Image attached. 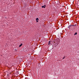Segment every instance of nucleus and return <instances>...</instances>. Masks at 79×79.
Instances as JSON below:
<instances>
[{"label": "nucleus", "instance_id": "1", "mask_svg": "<svg viewBox=\"0 0 79 79\" xmlns=\"http://www.w3.org/2000/svg\"><path fill=\"white\" fill-rule=\"evenodd\" d=\"M73 26H74V25H69V26L68 27V28H70L71 27H73Z\"/></svg>", "mask_w": 79, "mask_h": 79}, {"label": "nucleus", "instance_id": "2", "mask_svg": "<svg viewBox=\"0 0 79 79\" xmlns=\"http://www.w3.org/2000/svg\"><path fill=\"white\" fill-rule=\"evenodd\" d=\"M36 22H38V21H39V18H37L36 19Z\"/></svg>", "mask_w": 79, "mask_h": 79}, {"label": "nucleus", "instance_id": "3", "mask_svg": "<svg viewBox=\"0 0 79 79\" xmlns=\"http://www.w3.org/2000/svg\"><path fill=\"white\" fill-rule=\"evenodd\" d=\"M52 43V42L51 41H49L48 42V45H50V44Z\"/></svg>", "mask_w": 79, "mask_h": 79}, {"label": "nucleus", "instance_id": "4", "mask_svg": "<svg viewBox=\"0 0 79 79\" xmlns=\"http://www.w3.org/2000/svg\"><path fill=\"white\" fill-rule=\"evenodd\" d=\"M23 45V44H20L19 46V47H21V46H22Z\"/></svg>", "mask_w": 79, "mask_h": 79}, {"label": "nucleus", "instance_id": "5", "mask_svg": "<svg viewBox=\"0 0 79 79\" xmlns=\"http://www.w3.org/2000/svg\"><path fill=\"white\" fill-rule=\"evenodd\" d=\"M45 6H42V8H45Z\"/></svg>", "mask_w": 79, "mask_h": 79}, {"label": "nucleus", "instance_id": "6", "mask_svg": "<svg viewBox=\"0 0 79 79\" xmlns=\"http://www.w3.org/2000/svg\"><path fill=\"white\" fill-rule=\"evenodd\" d=\"M65 58V57H64L63 58H62V59L63 60Z\"/></svg>", "mask_w": 79, "mask_h": 79}, {"label": "nucleus", "instance_id": "7", "mask_svg": "<svg viewBox=\"0 0 79 79\" xmlns=\"http://www.w3.org/2000/svg\"><path fill=\"white\" fill-rule=\"evenodd\" d=\"M77 34V33H75L74 35H76Z\"/></svg>", "mask_w": 79, "mask_h": 79}, {"label": "nucleus", "instance_id": "8", "mask_svg": "<svg viewBox=\"0 0 79 79\" xmlns=\"http://www.w3.org/2000/svg\"><path fill=\"white\" fill-rule=\"evenodd\" d=\"M46 6V5H44V6Z\"/></svg>", "mask_w": 79, "mask_h": 79}, {"label": "nucleus", "instance_id": "9", "mask_svg": "<svg viewBox=\"0 0 79 79\" xmlns=\"http://www.w3.org/2000/svg\"><path fill=\"white\" fill-rule=\"evenodd\" d=\"M75 26H76V25H75Z\"/></svg>", "mask_w": 79, "mask_h": 79}]
</instances>
